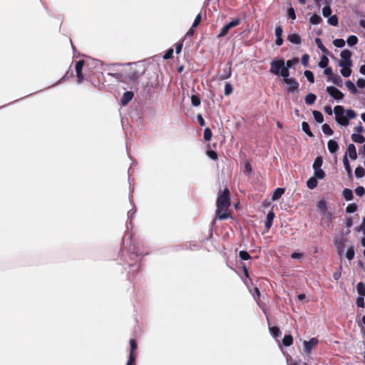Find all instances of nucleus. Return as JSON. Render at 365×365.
Returning a JSON list of instances; mask_svg holds the SVG:
<instances>
[{"instance_id":"nucleus-46","label":"nucleus","mask_w":365,"mask_h":365,"mask_svg":"<svg viewBox=\"0 0 365 365\" xmlns=\"http://www.w3.org/2000/svg\"><path fill=\"white\" fill-rule=\"evenodd\" d=\"M354 255H355V252H354V247H350L347 249L346 250V257L349 259V260H351L354 259Z\"/></svg>"},{"instance_id":"nucleus-20","label":"nucleus","mask_w":365,"mask_h":365,"mask_svg":"<svg viewBox=\"0 0 365 365\" xmlns=\"http://www.w3.org/2000/svg\"><path fill=\"white\" fill-rule=\"evenodd\" d=\"M140 269V264L138 263L131 264H130V270L128 271L127 277L128 279L131 281L133 280V276L131 277V272H138Z\"/></svg>"},{"instance_id":"nucleus-13","label":"nucleus","mask_w":365,"mask_h":365,"mask_svg":"<svg viewBox=\"0 0 365 365\" xmlns=\"http://www.w3.org/2000/svg\"><path fill=\"white\" fill-rule=\"evenodd\" d=\"M274 217H275V214L274 213V212L272 210L269 211L267 213V217H266V220L264 222V226L267 231L272 227Z\"/></svg>"},{"instance_id":"nucleus-17","label":"nucleus","mask_w":365,"mask_h":365,"mask_svg":"<svg viewBox=\"0 0 365 365\" xmlns=\"http://www.w3.org/2000/svg\"><path fill=\"white\" fill-rule=\"evenodd\" d=\"M287 40L294 44H299L301 43L302 39L299 34H292L288 35Z\"/></svg>"},{"instance_id":"nucleus-43","label":"nucleus","mask_w":365,"mask_h":365,"mask_svg":"<svg viewBox=\"0 0 365 365\" xmlns=\"http://www.w3.org/2000/svg\"><path fill=\"white\" fill-rule=\"evenodd\" d=\"M328 63H329V59L326 56L324 55L322 56L318 65H319V68H324L327 67Z\"/></svg>"},{"instance_id":"nucleus-48","label":"nucleus","mask_w":365,"mask_h":365,"mask_svg":"<svg viewBox=\"0 0 365 365\" xmlns=\"http://www.w3.org/2000/svg\"><path fill=\"white\" fill-rule=\"evenodd\" d=\"M322 129L323 133L327 135H331L334 133L330 126L327 123L322 125Z\"/></svg>"},{"instance_id":"nucleus-9","label":"nucleus","mask_w":365,"mask_h":365,"mask_svg":"<svg viewBox=\"0 0 365 365\" xmlns=\"http://www.w3.org/2000/svg\"><path fill=\"white\" fill-rule=\"evenodd\" d=\"M319 340L314 337L309 341H304L303 348L304 351L307 354H309L313 349H314L318 344Z\"/></svg>"},{"instance_id":"nucleus-41","label":"nucleus","mask_w":365,"mask_h":365,"mask_svg":"<svg viewBox=\"0 0 365 365\" xmlns=\"http://www.w3.org/2000/svg\"><path fill=\"white\" fill-rule=\"evenodd\" d=\"M323 163V158L321 156H318L315 158L313 163V169L314 168H322V165Z\"/></svg>"},{"instance_id":"nucleus-50","label":"nucleus","mask_w":365,"mask_h":365,"mask_svg":"<svg viewBox=\"0 0 365 365\" xmlns=\"http://www.w3.org/2000/svg\"><path fill=\"white\" fill-rule=\"evenodd\" d=\"M239 257L242 260H248L251 259L250 255L245 250H242L239 253Z\"/></svg>"},{"instance_id":"nucleus-30","label":"nucleus","mask_w":365,"mask_h":365,"mask_svg":"<svg viewBox=\"0 0 365 365\" xmlns=\"http://www.w3.org/2000/svg\"><path fill=\"white\" fill-rule=\"evenodd\" d=\"M322 19L320 16L317 14H313L310 19L309 22L312 25H318L322 22Z\"/></svg>"},{"instance_id":"nucleus-47","label":"nucleus","mask_w":365,"mask_h":365,"mask_svg":"<svg viewBox=\"0 0 365 365\" xmlns=\"http://www.w3.org/2000/svg\"><path fill=\"white\" fill-rule=\"evenodd\" d=\"M279 75L283 78L282 80L289 79V68H287V67H285L284 66L283 68H282V70L279 72Z\"/></svg>"},{"instance_id":"nucleus-5","label":"nucleus","mask_w":365,"mask_h":365,"mask_svg":"<svg viewBox=\"0 0 365 365\" xmlns=\"http://www.w3.org/2000/svg\"><path fill=\"white\" fill-rule=\"evenodd\" d=\"M284 65V58L273 60L270 63V72L274 75H279V72Z\"/></svg>"},{"instance_id":"nucleus-10","label":"nucleus","mask_w":365,"mask_h":365,"mask_svg":"<svg viewBox=\"0 0 365 365\" xmlns=\"http://www.w3.org/2000/svg\"><path fill=\"white\" fill-rule=\"evenodd\" d=\"M84 64H85V61L83 60H80V61H77V63H76L75 69H76L78 83H81L84 79V76L82 73V69H83Z\"/></svg>"},{"instance_id":"nucleus-62","label":"nucleus","mask_w":365,"mask_h":365,"mask_svg":"<svg viewBox=\"0 0 365 365\" xmlns=\"http://www.w3.org/2000/svg\"><path fill=\"white\" fill-rule=\"evenodd\" d=\"M207 156L211 158L212 160H217V154L215 150H210L207 151Z\"/></svg>"},{"instance_id":"nucleus-39","label":"nucleus","mask_w":365,"mask_h":365,"mask_svg":"<svg viewBox=\"0 0 365 365\" xmlns=\"http://www.w3.org/2000/svg\"><path fill=\"white\" fill-rule=\"evenodd\" d=\"M317 206V208L320 210V212H322L323 214L326 212L327 209V203L324 200H319Z\"/></svg>"},{"instance_id":"nucleus-35","label":"nucleus","mask_w":365,"mask_h":365,"mask_svg":"<svg viewBox=\"0 0 365 365\" xmlns=\"http://www.w3.org/2000/svg\"><path fill=\"white\" fill-rule=\"evenodd\" d=\"M298 63H299V58H294L293 59L287 60V62L285 63L284 66L289 69L292 68Z\"/></svg>"},{"instance_id":"nucleus-19","label":"nucleus","mask_w":365,"mask_h":365,"mask_svg":"<svg viewBox=\"0 0 365 365\" xmlns=\"http://www.w3.org/2000/svg\"><path fill=\"white\" fill-rule=\"evenodd\" d=\"M130 252H131L132 256H134L135 257H138L140 256H144L145 255H147L148 253L142 252L139 248L136 247L135 245H132L129 248Z\"/></svg>"},{"instance_id":"nucleus-54","label":"nucleus","mask_w":365,"mask_h":365,"mask_svg":"<svg viewBox=\"0 0 365 365\" xmlns=\"http://www.w3.org/2000/svg\"><path fill=\"white\" fill-rule=\"evenodd\" d=\"M212 135V131L209 128H206L204 130V139L208 141L211 139Z\"/></svg>"},{"instance_id":"nucleus-61","label":"nucleus","mask_w":365,"mask_h":365,"mask_svg":"<svg viewBox=\"0 0 365 365\" xmlns=\"http://www.w3.org/2000/svg\"><path fill=\"white\" fill-rule=\"evenodd\" d=\"M356 195L357 196H362L364 195V193L365 192V190H364V187L363 186H358L355 190H354Z\"/></svg>"},{"instance_id":"nucleus-56","label":"nucleus","mask_w":365,"mask_h":365,"mask_svg":"<svg viewBox=\"0 0 365 365\" xmlns=\"http://www.w3.org/2000/svg\"><path fill=\"white\" fill-rule=\"evenodd\" d=\"M233 88L230 83H226L225 86V95L229 96L232 93Z\"/></svg>"},{"instance_id":"nucleus-7","label":"nucleus","mask_w":365,"mask_h":365,"mask_svg":"<svg viewBox=\"0 0 365 365\" xmlns=\"http://www.w3.org/2000/svg\"><path fill=\"white\" fill-rule=\"evenodd\" d=\"M351 55L352 53L349 50H343L340 54L341 61L339 63V66H352V62L351 60Z\"/></svg>"},{"instance_id":"nucleus-37","label":"nucleus","mask_w":365,"mask_h":365,"mask_svg":"<svg viewBox=\"0 0 365 365\" xmlns=\"http://www.w3.org/2000/svg\"><path fill=\"white\" fill-rule=\"evenodd\" d=\"M346 43L349 46H355L358 43V38L354 35H351L348 37Z\"/></svg>"},{"instance_id":"nucleus-6","label":"nucleus","mask_w":365,"mask_h":365,"mask_svg":"<svg viewBox=\"0 0 365 365\" xmlns=\"http://www.w3.org/2000/svg\"><path fill=\"white\" fill-rule=\"evenodd\" d=\"M240 19L239 18L233 19L230 22L226 24L221 29L220 32L217 35V37L222 38V37L225 36L231 28L238 26L240 24Z\"/></svg>"},{"instance_id":"nucleus-1","label":"nucleus","mask_w":365,"mask_h":365,"mask_svg":"<svg viewBox=\"0 0 365 365\" xmlns=\"http://www.w3.org/2000/svg\"><path fill=\"white\" fill-rule=\"evenodd\" d=\"M129 68L125 74L118 73H109L110 75L116 77V78L123 83H135L138 78L144 73V68L140 65L135 63H129Z\"/></svg>"},{"instance_id":"nucleus-36","label":"nucleus","mask_w":365,"mask_h":365,"mask_svg":"<svg viewBox=\"0 0 365 365\" xmlns=\"http://www.w3.org/2000/svg\"><path fill=\"white\" fill-rule=\"evenodd\" d=\"M357 292L359 296H365V284L363 282H359L356 285Z\"/></svg>"},{"instance_id":"nucleus-58","label":"nucleus","mask_w":365,"mask_h":365,"mask_svg":"<svg viewBox=\"0 0 365 365\" xmlns=\"http://www.w3.org/2000/svg\"><path fill=\"white\" fill-rule=\"evenodd\" d=\"M135 358L136 356L135 353H130L129 359L128 360L126 365H133L135 362Z\"/></svg>"},{"instance_id":"nucleus-42","label":"nucleus","mask_w":365,"mask_h":365,"mask_svg":"<svg viewBox=\"0 0 365 365\" xmlns=\"http://www.w3.org/2000/svg\"><path fill=\"white\" fill-rule=\"evenodd\" d=\"M328 23L334 26H336L339 24L338 17L336 15L329 16L328 17Z\"/></svg>"},{"instance_id":"nucleus-11","label":"nucleus","mask_w":365,"mask_h":365,"mask_svg":"<svg viewBox=\"0 0 365 365\" xmlns=\"http://www.w3.org/2000/svg\"><path fill=\"white\" fill-rule=\"evenodd\" d=\"M231 63L229 62L227 65L222 69V73H220L219 76V79L220 81L227 79L231 76Z\"/></svg>"},{"instance_id":"nucleus-25","label":"nucleus","mask_w":365,"mask_h":365,"mask_svg":"<svg viewBox=\"0 0 365 365\" xmlns=\"http://www.w3.org/2000/svg\"><path fill=\"white\" fill-rule=\"evenodd\" d=\"M318 185L317 179L314 178V176L309 178L307 181V186L311 189L313 190Z\"/></svg>"},{"instance_id":"nucleus-26","label":"nucleus","mask_w":365,"mask_h":365,"mask_svg":"<svg viewBox=\"0 0 365 365\" xmlns=\"http://www.w3.org/2000/svg\"><path fill=\"white\" fill-rule=\"evenodd\" d=\"M351 140L356 143H363L365 141L364 137L359 133H353L351 136Z\"/></svg>"},{"instance_id":"nucleus-22","label":"nucleus","mask_w":365,"mask_h":365,"mask_svg":"<svg viewBox=\"0 0 365 365\" xmlns=\"http://www.w3.org/2000/svg\"><path fill=\"white\" fill-rule=\"evenodd\" d=\"M316 99L317 96L312 93H310L305 96L304 101L307 105L311 106L314 103Z\"/></svg>"},{"instance_id":"nucleus-40","label":"nucleus","mask_w":365,"mask_h":365,"mask_svg":"<svg viewBox=\"0 0 365 365\" xmlns=\"http://www.w3.org/2000/svg\"><path fill=\"white\" fill-rule=\"evenodd\" d=\"M201 100L200 98L197 95L191 96V103L194 107H197L200 105Z\"/></svg>"},{"instance_id":"nucleus-32","label":"nucleus","mask_w":365,"mask_h":365,"mask_svg":"<svg viewBox=\"0 0 365 365\" xmlns=\"http://www.w3.org/2000/svg\"><path fill=\"white\" fill-rule=\"evenodd\" d=\"M293 343V338L291 334H286L284 335L283 339H282V344L285 346H289Z\"/></svg>"},{"instance_id":"nucleus-64","label":"nucleus","mask_w":365,"mask_h":365,"mask_svg":"<svg viewBox=\"0 0 365 365\" xmlns=\"http://www.w3.org/2000/svg\"><path fill=\"white\" fill-rule=\"evenodd\" d=\"M173 48H169L164 54L163 56V58L164 59H170L173 57Z\"/></svg>"},{"instance_id":"nucleus-14","label":"nucleus","mask_w":365,"mask_h":365,"mask_svg":"<svg viewBox=\"0 0 365 365\" xmlns=\"http://www.w3.org/2000/svg\"><path fill=\"white\" fill-rule=\"evenodd\" d=\"M329 81H331L337 86L341 87L343 86V81L341 76L336 73H334L331 77H327Z\"/></svg>"},{"instance_id":"nucleus-52","label":"nucleus","mask_w":365,"mask_h":365,"mask_svg":"<svg viewBox=\"0 0 365 365\" xmlns=\"http://www.w3.org/2000/svg\"><path fill=\"white\" fill-rule=\"evenodd\" d=\"M346 118H347L349 120V119L355 118L356 116V114L354 110L348 109L346 110Z\"/></svg>"},{"instance_id":"nucleus-23","label":"nucleus","mask_w":365,"mask_h":365,"mask_svg":"<svg viewBox=\"0 0 365 365\" xmlns=\"http://www.w3.org/2000/svg\"><path fill=\"white\" fill-rule=\"evenodd\" d=\"M343 164H344V168H345V170H346V171L347 173V175L349 176H351V174H352V171H351V168L349 162L348 158H347V154L346 153L344 156Z\"/></svg>"},{"instance_id":"nucleus-51","label":"nucleus","mask_w":365,"mask_h":365,"mask_svg":"<svg viewBox=\"0 0 365 365\" xmlns=\"http://www.w3.org/2000/svg\"><path fill=\"white\" fill-rule=\"evenodd\" d=\"M73 76V71L69 68L65 73V75L59 80V81L57 83H61V81H63Z\"/></svg>"},{"instance_id":"nucleus-27","label":"nucleus","mask_w":365,"mask_h":365,"mask_svg":"<svg viewBox=\"0 0 365 365\" xmlns=\"http://www.w3.org/2000/svg\"><path fill=\"white\" fill-rule=\"evenodd\" d=\"M314 177L322 180L325 177V173L322 168H314Z\"/></svg>"},{"instance_id":"nucleus-4","label":"nucleus","mask_w":365,"mask_h":365,"mask_svg":"<svg viewBox=\"0 0 365 365\" xmlns=\"http://www.w3.org/2000/svg\"><path fill=\"white\" fill-rule=\"evenodd\" d=\"M282 83L286 85V91L288 93H294L299 90V83L294 78L282 80Z\"/></svg>"},{"instance_id":"nucleus-49","label":"nucleus","mask_w":365,"mask_h":365,"mask_svg":"<svg viewBox=\"0 0 365 365\" xmlns=\"http://www.w3.org/2000/svg\"><path fill=\"white\" fill-rule=\"evenodd\" d=\"M333 44L337 48H342L345 46V41L342 38H336L333 41Z\"/></svg>"},{"instance_id":"nucleus-12","label":"nucleus","mask_w":365,"mask_h":365,"mask_svg":"<svg viewBox=\"0 0 365 365\" xmlns=\"http://www.w3.org/2000/svg\"><path fill=\"white\" fill-rule=\"evenodd\" d=\"M134 93L133 91H126L123 93L120 103L122 106H126L133 98Z\"/></svg>"},{"instance_id":"nucleus-57","label":"nucleus","mask_w":365,"mask_h":365,"mask_svg":"<svg viewBox=\"0 0 365 365\" xmlns=\"http://www.w3.org/2000/svg\"><path fill=\"white\" fill-rule=\"evenodd\" d=\"M201 19H202L201 14H198L196 16V17H195V20H194V21L192 23V29L196 28L199 25V24L201 21Z\"/></svg>"},{"instance_id":"nucleus-21","label":"nucleus","mask_w":365,"mask_h":365,"mask_svg":"<svg viewBox=\"0 0 365 365\" xmlns=\"http://www.w3.org/2000/svg\"><path fill=\"white\" fill-rule=\"evenodd\" d=\"M340 67H341V69L340 71L341 72V74L345 77V78H347V77H349L351 74V66H339Z\"/></svg>"},{"instance_id":"nucleus-16","label":"nucleus","mask_w":365,"mask_h":365,"mask_svg":"<svg viewBox=\"0 0 365 365\" xmlns=\"http://www.w3.org/2000/svg\"><path fill=\"white\" fill-rule=\"evenodd\" d=\"M327 148L331 153H335L339 149V145L334 140H329L327 143Z\"/></svg>"},{"instance_id":"nucleus-33","label":"nucleus","mask_w":365,"mask_h":365,"mask_svg":"<svg viewBox=\"0 0 365 365\" xmlns=\"http://www.w3.org/2000/svg\"><path fill=\"white\" fill-rule=\"evenodd\" d=\"M313 116L314 118V120L319 123H323L324 121V116L322 113L318 110H313L312 112Z\"/></svg>"},{"instance_id":"nucleus-18","label":"nucleus","mask_w":365,"mask_h":365,"mask_svg":"<svg viewBox=\"0 0 365 365\" xmlns=\"http://www.w3.org/2000/svg\"><path fill=\"white\" fill-rule=\"evenodd\" d=\"M284 191H285V189L283 187H278V188L275 189V190L274 191V192L272 194V200L273 201L278 200L282 197V195L284 193Z\"/></svg>"},{"instance_id":"nucleus-2","label":"nucleus","mask_w":365,"mask_h":365,"mask_svg":"<svg viewBox=\"0 0 365 365\" xmlns=\"http://www.w3.org/2000/svg\"><path fill=\"white\" fill-rule=\"evenodd\" d=\"M216 217L222 220L228 219L230 214L226 211L230 205V191L225 188L222 193H219L216 202Z\"/></svg>"},{"instance_id":"nucleus-55","label":"nucleus","mask_w":365,"mask_h":365,"mask_svg":"<svg viewBox=\"0 0 365 365\" xmlns=\"http://www.w3.org/2000/svg\"><path fill=\"white\" fill-rule=\"evenodd\" d=\"M331 14V9L329 6H325L322 9V14L324 17H329Z\"/></svg>"},{"instance_id":"nucleus-15","label":"nucleus","mask_w":365,"mask_h":365,"mask_svg":"<svg viewBox=\"0 0 365 365\" xmlns=\"http://www.w3.org/2000/svg\"><path fill=\"white\" fill-rule=\"evenodd\" d=\"M351 160H355L357 158V153L356 147L353 143H351L347 147V153Z\"/></svg>"},{"instance_id":"nucleus-60","label":"nucleus","mask_w":365,"mask_h":365,"mask_svg":"<svg viewBox=\"0 0 365 365\" xmlns=\"http://www.w3.org/2000/svg\"><path fill=\"white\" fill-rule=\"evenodd\" d=\"M309 56L307 53L304 54L302 57L301 61L304 67H307L309 63Z\"/></svg>"},{"instance_id":"nucleus-8","label":"nucleus","mask_w":365,"mask_h":365,"mask_svg":"<svg viewBox=\"0 0 365 365\" xmlns=\"http://www.w3.org/2000/svg\"><path fill=\"white\" fill-rule=\"evenodd\" d=\"M326 91L335 100L340 101L344 98V93L335 86H327Z\"/></svg>"},{"instance_id":"nucleus-44","label":"nucleus","mask_w":365,"mask_h":365,"mask_svg":"<svg viewBox=\"0 0 365 365\" xmlns=\"http://www.w3.org/2000/svg\"><path fill=\"white\" fill-rule=\"evenodd\" d=\"M304 75L309 83H313L314 82V76L311 71H305Z\"/></svg>"},{"instance_id":"nucleus-59","label":"nucleus","mask_w":365,"mask_h":365,"mask_svg":"<svg viewBox=\"0 0 365 365\" xmlns=\"http://www.w3.org/2000/svg\"><path fill=\"white\" fill-rule=\"evenodd\" d=\"M356 305L358 307L364 308V297L359 296L356 299Z\"/></svg>"},{"instance_id":"nucleus-45","label":"nucleus","mask_w":365,"mask_h":365,"mask_svg":"<svg viewBox=\"0 0 365 365\" xmlns=\"http://www.w3.org/2000/svg\"><path fill=\"white\" fill-rule=\"evenodd\" d=\"M358 206L356 203L349 204L346 207V212L347 213H354L357 210Z\"/></svg>"},{"instance_id":"nucleus-28","label":"nucleus","mask_w":365,"mask_h":365,"mask_svg":"<svg viewBox=\"0 0 365 365\" xmlns=\"http://www.w3.org/2000/svg\"><path fill=\"white\" fill-rule=\"evenodd\" d=\"M302 129L308 136L312 137L313 133L310 130L309 125L307 122L303 121L302 123Z\"/></svg>"},{"instance_id":"nucleus-53","label":"nucleus","mask_w":365,"mask_h":365,"mask_svg":"<svg viewBox=\"0 0 365 365\" xmlns=\"http://www.w3.org/2000/svg\"><path fill=\"white\" fill-rule=\"evenodd\" d=\"M341 272H342V266L340 265L337 270L333 274V278L335 281H338L341 276Z\"/></svg>"},{"instance_id":"nucleus-38","label":"nucleus","mask_w":365,"mask_h":365,"mask_svg":"<svg viewBox=\"0 0 365 365\" xmlns=\"http://www.w3.org/2000/svg\"><path fill=\"white\" fill-rule=\"evenodd\" d=\"M365 175V170L361 166H358L355 169V176L357 178H361Z\"/></svg>"},{"instance_id":"nucleus-29","label":"nucleus","mask_w":365,"mask_h":365,"mask_svg":"<svg viewBox=\"0 0 365 365\" xmlns=\"http://www.w3.org/2000/svg\"><path fill=\"white\" fill-rule=\"evenodd\" d=\"M345 85L346 88L349 89V91L352 94H356L358 92V90L356 87L355 86L354 83L351 82V81H347L345 82Z\"/></svg>"},{"instance_id":"nucleus-34","label":"nucleus","mask_w":365,"mask_h":365,"mask_svg":"<svg viewBox=\"0 0 365 365\" xmlns=\"http://www.w3.org/2000/svg\"><path fill=\"white\" fill-rule=\"evenodd\" d=\"M271 335L274 338H277L281 336V331L277 327H272L269 328Z\"/></svg>"},{"instance_id":"nucleus-63","label":"nucleus","mask_w":365,"mask_h":365,"mask_svg":"<svg viewBox=\"0 0 365 365\" xmlns=\"http://www.w3.org/2000/svg\"><path fill=\"white\" fill-rule=\"evenodd\" d=\"M287 14L289 19L294 20L296 19V15L294 12V9L292 7H289L287 10Z\"/></svg>"},{"instance_id":"nucleus-31","label":"nucleus","mask_w":365,"mask_h":365,"mask_svg":"<svg viewBox=\"0 0 365 365\" xmlns=\"http://www.w3.org/2000/svg\"><path fill=\"white\" fill-rule=\"evenodd\" d=\"M315 43L317 46V47L322 51V53H324L325 54L329 53L328 49L324 46V44L322 43V42L319 38H317L315 39Z\"/></svg>"},{"instance_id":"nucleus-3","label":"nucleus","mask_w":365,"mask_h":365,"mask_svg":"<svg viewBox=\"0 0 365 365\" xmlns=\"http://www.w3.org/2000/svg\"><path fill=\"white\" fill-rule=\"evenodd\" d=\"M335 114V120L336 123L341 126H347L349 125V120L344 115V108L341 106H336L334 108Z\"/></svg>"},{"instance_id":"nucleus-24","label":"nucleus","mask_w":365,"mask_h":365,"mask_svg":"<svg viewBox=\"0 0 365 365\" xmlns=\"http://www.w3.org/2000/svg\"><path fill=\"white\" fill-rule=\"evenodd\" d=\"M342 195L346 201H350L353 199V192L349 188H344L342 191Z\"/></svg>"}]
</instances>
